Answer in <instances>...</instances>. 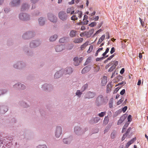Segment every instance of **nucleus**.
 Masks as SVG:
<instances>
[{
	"instance_id": "nucleus-20",
	"label": "nucleus",
	"mask_w": 148,
	"mask_h": 148,
	"mask_svg": "<svg viewBox=\"0 0 148 148\" xmlns=\"http://www.w3.org/2000/svg\"><path fill=\"white\" fill-rule=\"evenodd\" d=\"M29 8V6L27 4H23L21 7V10L22 11H24V10H26L27 9H28Z\"/></svg>"
},
{
	"instance_id": "nucleus-13",
	"label": "nucleus",
	"mask_w": 148,
	"mask_h": 148,
	"mask_svg": "<svg viewBox=\"0 0 148 148\" xmlns=\"http://www.w3.org/2000/svg\"><path fill=\"white\" fill-rule=\"evenodd\" d=\"M107 82V77L106 76H104L103 78L101 79V84L102 86L105 85Z\"/></svg>"
},
{
	"instance_id": "nucleus-57",
	"label": "nucleus",
	"mask_w": 148,
	"mask_h": 148,
	"mask_svg": "<svg viewBox=\"0 0 148 148\" xmlns=\"http://www.w3.org/2000/svg\"><path fill=\"white\" fill-rule=\"evenodd\" d=\"M125 92V89H123L120 92V94L121 95H123Z\"/></svg>"
},
{
	"instance_id": "nucleus-2",
	"label": "nucleus",
	"mask_w": 148,
	"mask_h": 148,
	"mask_svg": "<svg viewBox=\"0 0 148 148\" xmlns=\"http://www.w3.org/2000/svg\"><path fill=\"white\" fill-rule=\"evenodd\" d=\"M59 18L62 21L66 20L67 18V15L65 12L61 11L58 14Z\"/></svg>"
},
{
	"instance_id": "nucleus-54",
	"label": "nucleus",
	"mask_w": 148,
	"mask_h": 148,
	"mask_svg": "<svg viewBox=\"0 0 148 148\" xmlns=\"http://www.w3.org/2000/svg\"><path fill=\"white\" fill-rule=\"evenodd\" d=\"M115 51V49L114 47L112 48L111 50L110 51V53L111 54H112Z\"/></svg>"
},
{
	"instance_id": "nucleus-55",
	"label": "nucleus",
	"mask_w": 148,
	"mask_h": 148,
	"mask_svg": "<svg viewBox=\"0 0 148 148\" xmlns=\"http://www.w3.org/2000/svg\"><path fill=\"white\" fill-rule=\"evenodd\" d=\"M114 56V55L113 54L110 56L107 59V60H109L111 59Z\"/></svg>"
},
{
	"instance_id": "nucleus-10",
	"label": "nucleus",
	"mask_w": 148,
	"mask_h": 148,
	"mask_svg": "<svg viewBox=\"0 0 148 148\" xmlns=\"http://www.w3.org/2000/svg\"><path fill=\"white\" fill-rule=\"evenodd\" d=\"M136 140V138L135 137L132 139L130 141L128 142L126 145L125 148H128L131 144L133 143L134 141Z\"/></svg>"
},
{
	"instance_id": "nucleus-3",
	"label": "nucleus",
	"mask_w": 148,
	"mask_h": 148,
	"mask_svg": "<svg viewBox=\"0 0 148 148\" xmlns=\"http://www.w3.org/2000/svg\"><path fill=\"white\" fill-rule=\"evenodd\" d=\"M19 18L22 20L26 21L29 19V16L25 13H21L19 15Z\"/></svg>"
},
{
	"instance_id": "nucleus-28",
	"label": "nucleus",
	"mask_w": 148,
	"mask_h": 148,
	"mask_svg": "<svg viewBox=\"0 0 148 148\" xmlns=\"http://www.w3.org/2000/svg\"><path fill=\"white\" fill-rule=\"evenodd\" d=\"M125 117L123 116H122L121 117L120 119L117 122L118 125H120L122 123L125 119Z\"/></svg>"
},
{
	"instance_id": "nucleus-41",
	"label": "nucleus",
	"mask_w": 148,
	"mask_h": 148,
	"mask_svg": "<svg viewBox=\"0 0 148 148\" xmlns=\"http://www.w3.org/2000/svg\"><path fill=\"white\" fill-rule=\"evenodd\" d=\"M113 101L112 100H110L109 103V105L110 108H111L112 107Z\"/></svg>"
},
{
	"instance_id": "nucleus-44",
	"label": "nucleus",
	"mask_w": 148,
	"mask_h": 148,
	"mask_svg": "<svg viewBox=\"0 0 148 148\" xmlns=\"http://www.w3.org/2000/svg\"><path fill=\"white\" fill-rule=\"evenodd\" d=\"M109 49L108 48H107L105 51L102 54L103 56H105L106 54L109 52Z\"/></svg>"
},
{
	"instance_id": "nucleus-23",
	"label": "nucleus",
	"mask_w": 148,
	"mask_h": 148,
	"mask_svg": "<svg viewBox=\"0 0 148 148\" xmlns=\"http://www.w3.org/2000/svg\"><path fill=\"white\" fill-rule=\"evenodd\" d=\"M90 70V68L87 66L85 67L82 70V73L84 74L88 72Z\"/></svg>"
},
{
	"instance_id": "nucleus-9",
	"label": "nucleus",
	"mask_w": 148,
	"mask_h": 148,
	"mask_svg": "<svg viewBox=\"0 0 148 148\" xmlns=\"http://www.w3.org/2000/svg\"><path fill=\"white\" fill-rule=\"evenodd\" d=\"M72 68L71 67H68L66 68L64 71V74H70L72 72Z\"/></svg>"
},
{
	"instance_id": "nucleus-31",
	"label": "nucleus",
	"mask_w": 148,
	"mask_h": 148,
	"mask_svg": "<svg viewBox=\"0 0 148 148\" xmlns=\"http://www.w3.org/2000/svg\"><path fill=\"white\" fill-rule=\"evenodd\" d=\"M92 119L93 121V123H96L99 121L100 119L98 117H96Z\"/></svg>"
},
{
	"instance_id": "nucleus-1",
	"label": "nucleus",
	"mask_w": 148,
	"mask_h": 148,
	"mask_svg": "<svg viewBox=\"0 0 148 148\" xmlns=\"http://www.w3.org/2000/svg\"><path fill=\"white\" fill-rule=\"evenodd\" d=\"M104 102V98L102 95H100L97 97L95 101V104L97 106H99L102 104Z\"/></svg>"
},
{
	"instance_id": "nucleus-36",
	"label": "nucleus",
	"mask_w": 148,
	"mask_h": 148,
	"mask_svg": "<svg viewBox=\"0 0 148 148\" xmlns=\"http://www.w3.org/2000/svg\"><path fill=\"white\" fill-rule=\"evenodd\" d=\"M124 98L122 97L117 102V105H119L121 104L124 101Z\"/></svg>"
},
{
	"instance_id": "nucleus-46",
	"label": "nucleus",
	"mask_w": 148,
	"mask_h": 148,
	"mask_svg": "<svg viewBox=\"0 0 148 148\" xmlns=\"http://www.w3.org/2000/svg\"><path fill=\"white\" fill-rule=\"evenodd\" d=\"M59 41L60 43H64V42H65V38H60L59 40Z\"/></svg>"
},
{
	"instance_id": "nucleus-6",
	"label": "nucleus",
	"mask_w": 148,
	"mask_h": 148,
	"mask_svg": "<svg viewBox=\"0 0 148 148\" xmlns=\"http://www.w3.org/2000/svg\"><path fill=\"white\" fill-rule=\"evenodd\" d=\"M40 44V42L38 40H35L30 43V45L31 48L36 47L39 46Z\"/></svg>"
},
{
	"instance_id": "nucleus-7",
	"label": "nucleus",
	"mask_w": 148,
	"mask_h": 148,
	"mask_svg": "<svg viewBox=\"0 0 148 148\" xmlns=\"http://www.w3.org/2000/svg\"><path fill=\"white\" fill-rule=\"evenodd\" d=\"M62 130L60 127L58 126L57 127L56 132L55 136L56 137L58 138L60 137L61 134Z\"/></svg>"
},
{
	"instance_id": "nucleus-47",
	"label": "nucleus",
	"mask_w": 148,
	"mask_h": 148,
	"mask_svg": "<svg viewBox=\"0 0 148 148\" xmlns=\"http://www.w3.org/2000/svg\"><path fill=\"white\" fill-rule=\"evenodd\" d=\"M82 93V92H81L79 90H77L76 93V95L78 96H80Z\"/></svg>"
},
{
	"instance_id": "nucleus-62",
	"label": "nucleus",
	"mask_w": 148,
	"mask_h": 148,
	"mask_svg": "<svg viewBox=\"0 0 148 148\" xmlns=\"http://www.w3.org/2000/svg\"><path fill=\"white\" fill-rule=\"evenodd\" d=\"M127 127H126L124 125L123 126V129H122V133H123V132H124L125 131V129H126Z\"/></svg>"
},
{
	"instance_id": "nucleus-21",
	"label": "nucleus",
	"mask_w": 148,
	"mask_h": 148,
	"mask_svg": "<svg viewBox=\"0 0 148 148\" xmlns=\"http://www.w3.org/2000/svg\"><path fill=\"white\" fill-rule=\"evenodd\" d=\"M62 71H59L56 73L54 75V77L55 78H59L61 76Z\"/></svg>"
},
{
	"instance_id": "nucleus-8",
	"label": "nucleus",
	"mask_w": 148,
	"mask_h": 148,
	"mask_svg": "<svg viewBox=\"0 0 148 148\" xmlns=\"http://www.w3.org/2000/svg\"><path fill=\"white\" fill-rule=\"evenodd\" d=\"M65 46L63 45L57 46L56 47L55 49L56 52H60L65 49Z\"/></svg>"
},
{
	"instance_id": "nucleus-56",
	"label": "nucleus",
	"mask_w": 148,
	"mask_h": 148,
	"mask_svg": "<svg viewBox=\"0 0 148 148\" xmlns=\"http://www.w3.org/2000/svg\"><path fill=\"white\" fill-rule=\"evenodd\" d=\"M94 29H92L90 30L88 32H89V33L90 34V35L91 36L93 33L94 32Z\"/></svg>"
},
{
	"instance_id": "nucleus-4",
	"label": "nucleus",
	"mask_w": 148,
	"mask_h": 148,
	"mask_svg": "<svg viewBox=\"0 0 148 148\" xmlns=\"http://www.w3.org/2000/svg\"><path fill=\"white\" fill-rule=\"evenodd\" d=\"M48 19L54 23L57 21V18L51 13H49L48 15Z\"/></svg>"
},
{
	"instance_id": "nucleus-45",
	"label": "nucleus",
	"mask_w": 148,
	"mask_h": 148,
	"mask_svg": "<svg viewBox=\"0 0 148 148\" xmlns=\"http://www.w3.org/2000/svg\"><path fill=\"white\" fill-rule=\"evenodd\" d=\"M116 134V133L114 132H113L111 133V137L112 138L114 139L115 138Z\"/></svg>"
},
{
	"instance_id": "nucleus-43",
	"label": "nucleus",
	"mask_w": 148,
	"mask_h": 148,
	"mask_svg": "<svg viewBox=\"0 0 148 148\" xmlns=\"http://www.w3.org/2000/svg\"><path fill=\"white\" fill-rule=\"evenodd\" d=\"M91 58L90 57L88 58L85 63V65H87L88 64L91 60Z\"/></svg>"
},
{
	"instance_id": "nucleus-26",
	"label": "nucleus",
	"mask_w": 148,
	"mask_h": 148,
	"mask_svg": "<svg viewBox=\"0 0 148 148\" xmlns=\"http://www.w3.org/2000/svg\"><path fill=\"white\" fill-rule=\"evenodd\" d=\"M57 38V36L56 35H54L51 37L49 38V40L51 41H53L56 40Z\"/></svg>"
},
{
	"instance_id": "nucleus-61",
	"label": "nucleus",
	"mask_w": 148,
	"mask_h": 148,
	"mask_svg": "<svg viewBox=\"0 0 148 148\" xmlns=\"http://www.w3.org/2000/svg\"><path fill=\"white\" fill-rule=\"evenodd\" d=\"M131 130V128L130 127L129 128L127 129V130L126 131V133H125L126 134H127V135L129 133V132H130V130Z\"/></svg>"
},
{
	"instance_id": "nucleus-63",
	"label": "nucleus",
	"mask_w": 148,
	"mask_h": 148,
	"mask_svg": "<svg viewBox=\"0 0 148 148\" xmlns=\"http://www.w3.org/2000/svg\"><path fill=\"white\" fill-rule=\"evenodd\" d=\"M127 106H125L123 109V112H125L126 110L127 109Z\"/></svg>"
},
{
	"instance_id": "nucleus-14",
	"label": "nucleus",
	"mask_w": 148,
	"mask_h": 148,
	"mask_svg": "<svg viewBox=\"0 0 148 148\" xmlns=\"http://www.w3.org/2000/svg\"><path fill=\"white\" fill-rule=\"evenodd\" d=\"M66 12L67 13H70L71 14H73L74 12V8L73 7L68 8L66 10Z\"/></svg>"
},
{
	"instance_id": "nucleus-11",
	"label": "nucleus",
	"mask_w": 148,
	"mask_h": 148,
	"mask_svg": "<svg viewBox=\"0 0 148 148\" xmlns=\"http://www.w3.org/2000/svg\"><path fill=\"white\" fill-rule=\"evenodd\" d=\"M95 95L94 93L89 92L86 94V98H93Z\"/></svg>"
},
{
	"instance_id": "nucleus-25",
	"label": "nucleus",
	"mask_w": 148,
	"mask_h": 148,
	"mask_svg": "<svg viewBox=\"0 0 148 148\" xmlns=\"http://www.w3.org/2000/svg\"><path fill=\"white\" fill-rule=\"evenodd\" d=\"M81 129L79 127H75L74 128V131L77 134H78L79 132L80 133Z\"/></svg>"
},
{
	"instance_id": "nucleus-39",
	"label": "nucleus",
	"mask_w": 148,
	"mask_h": 148,
	"mask_svg": "<svg viewBox=\"0 0 148 148\" xmlns=\"http://www.w3.org/2000/svg\"><path fill=\"white\" fill-rule=\"evenodd\" d=\"M97 23L95 22H94L91 23L89 25V26L90 27H93L95 26L96 25Z\"/></svg>"
},
{
	"instance_id": "nucleus-38",
	"label": "nucleus",
	"mask_w": 148,
	"mask_h": 148,
	"mask_svg": "<svg viewBox=\"0 0 148 148\" xmlns=\"http://www.w3.org/2000/svg\"><path fill=\"white\" fill-rule=\"evenodd\" d=\"M93 47L92 45H90V46L89 48L87 51V53H90L92 51V50L93 49Z\"/></svg>"
},
{
	"instance_id": "nucleus-5",
	"label": "nucleus",
	"mask_w": 148,
	"mask_h": 148,
	"mask_svg": "<svg viewBox=\"0 0 148 148\" xmlns=\"http://www.w3.org/2000/svg\"><path fill=\"white\" fill-rule=\"evenodd\" d=\"M20 3V0H13L10 3V5L12 7L16 6L19 5Z\"/></svg>"
},
{
	"instance_id": "nucleus-50",
	"label": "nucleus",
	"mask_w": 148,
	"mask_h": 148,
	"mask_svg": "<svg viewBox=\"0 0 148 148\" xmlns=\"http://www.w3.org/2000/svg\"><path fill=\"white\" fill-rule=\"evenodd\" d=\"M73 47V45H69L67 46V49L68 50H71L72 49Z\"/></svg>"
},
{
	"instance_id": "nucleus-19",
	"label": "nucleus",
	"mask_w": 148,
	"mask_h": 148,
	"mask_svg": "<svg viewBox=\"0 0 148 148\" xmlns=\"http://www.w3.org/2000/svg\"><path fill=\"white\" fill-rule=\"evenodd\" d=\"M74 14L78 16L79 18H81L82 15V12L81 11H78V12L76 11Z\"/></svg>"
},
{
	"instance_id": "nucleus-48",
	"label": "nucleus",
	"mask_w": 148,
	"mask_h": 148,
	"mask_svg": "<svg viewBox=\"0 0 148 148\" xmlns=\"http://www.w3.org/2000/svg\"><path fill=\"white\" fill-rule=\"evenodd\" d=\"M115 67L113 66H112L108 70V71H112L115 69Z\"/></svg>"
},
{
	"instance_id": "nucleus-15",
	"label": "nucleus",
	"mask_w": 148,
	"mask_h": 148,
	"mask_svg": "<svg viewBox=\"0 0 148 148\" xmlns=\"http://www.w3.org/2000/svg\"><path fill=\"white\" fill-rule=\"evenodd\" d=\"M83 38H77L74 40L73 42L75 43H79L82 42L83 41Z\"/></svg>"
},
{
	"instance_id": "nucleus-12",
	"label": "nucleus",
	"mask_w": 148,
	"mask_h": 148,
	"mask_svg": "<svg viewBox=\"0 0 148 148\" xmlns=\"http://www.w3.org/2000/svg\"><path fill=\"white\" fill-rule=\"evenodd\" d=\"M89 42L88 41H86L85 43H84L83 45H82L80 47V49L82 51L84 50L86 47L88 45Z\"/></svg>"
},
{
	"instance_id": "nucleus-64",
	"label": "nucleus",
	"mask_w": 148,
	"mask_h": 148,
	"mask_svg": "<svg viewBox=\"0 0 148 148\" xmlns=\"http://www.w3.org/2000/svg\"><path fill=\"white\" fill-rule=\"evenodd\" d=\"M125 71V69L124 68H122L120 71V73L121 74H123Z\"/></svg>"
},
{
	"instance_id": "nucleus-29",
	"label": "nucleus",
	"mask_w": 148,
	"mask_h": 148,
	"mask_svg": "<svg viewBox=\"0 0 148 148\" xmlns=\"http://www.w3.org/2000/svg\"><path fill=\"white\" fill-rule=\"evenodd\" d=\"M112 87L111 84H108L107 86L106 92L107 93H108L111 90V88Z\"/></svg>"
},
{
	"instance_id": "nucleus-32",
	"label": "nucleus",
	"mask_w": 148,
	"mask_h": 148,
	"mask_svg": "<svg viewBox=\"0 0 148 148\" xmlns=\"http://www.w3.org/2000/svg\"><path fill=\"white\" fill-rule=\"evenodd\" d=\"M88 86V84H86L84 85L82 88V92L84 91L86 89H87Z\"/></svg>"
},
{
	"instance_id": "nucleus-33",
	"label": "nucleus",
	"mask_w": 148,
	"mask_h": 148,
	"mask_svg": "<svg viewBox=\"0 0 148 148\" xmlns=\"http://www.w3.org/2000/svg\"><path fill=\"white\" fill-rule=\"evenodd\" d=\"M78 19L77 17L76 16V15H73L71 17V19L72 20L75 21L76 20H77Z\"/></svg>"
},
{
	"instance_id": "nucleus-18",
	"label": "nucleus",
	"mask_w": 148,
	"mask_h": 148,
	"mask_svg": "<svg viewBox=\"0 0 148 148\" xmlns=\"http://www.w3.org/2000/svg\"><path fill=\"white\" fill-rule=\"evenodd\" d=\"M32 34V33L31 32L26 33L23 35V37L25 39H28L29 38L30 36Z\"/></svg>"
},
{
	"instance_id": "nucleus-60",
	"label": "nucleus",
	"mask_w": 148,
	"mask_h": 148,
	"mask_svg": "<svg viewBox=\"0 0 148 148\" xmlns=\"http://www.w3.org/2000/svg\"><path fill=\"white\" fill-rule=\"evenodd\" d=\"M102 31V30L101 29H99V30H98L95 33V34L94 35L98 34L100 32H101Z\"/></svg>"
},
{
	"instance_id": "nucleus-49",
	"label": "nucleus",
	"mask_w": 148,
	"mask_h": 148,
	"mask_svg": "<svg viewBox=\"0 0 148 148\" xmlns=\"http://www.w3.org/2000/svg\"><path fill=\"white\" fill-rule=\"evenodd\" d=\"M127 134H125L123 135V137L122 138V140L123 141L125 138L127 136Z\"/></svg>"
},
{
	"instance_id": "nucleus-16",
	"label": "nucleus",
	"mask_w": 148,
	"mask_h": 148,
	"mask_svg": "<svg viewBox=\"0 0 148 148\" xmlns=\"http://www.w3.org/2000/svg\"><path fill=\"white\" fill-rule=\"evenodd\" d=\"M74 61V64L75 66H78L79 65L80 63L78 57H75L73 59Z\"/></svg>"
},
{
	"instance_id": "nucleus-42",
	"label": "nucleus",
	"mask_w": 148,
	"mask_h": 148,
	"mask_svg": "<svg viewBox=\"0 0 148 148\" xmlns=\"http://www.w3.org/2000/svg\"><path fill=\"white\" fill-rule=\"evenodd\" d=\"M99 18V17L98 16H96L95 17H93L92 18H91L90 19L91 20H93L95 21H98Z\"/></svg>"
},
{
	"instance_id": "nucleus-35",
	"label": "nucleus",
	"mask_w": 148,
	"mask_h": 148,
	"mask_svg": "<svg viewBox=\"0 0 148 148\" xmlns=\"http://www.w3.org/2000/svg\"><path fill=\"white\" fill-rule=\"evenodd\" d=\"M84 35L87 38H89L91 36L90 34L89 33V32H85Z\"/></svg>"
},
{
	"instance_id": "nucleus-59",
	"label": "nucleus",
	"mask_w": 148,
	"mask_h": 148,
	"mask_svg": "<svg viewBox=\"0 0 148 148\" xmlns=\"http://www.w3.org/2000/svg\"><path fill=\"white\" fill-rule=\"evenodd\" d=\"M38 148H47V146L45 145L40 146Z\"/></svg>"
},
{
	"instance_id": "nucleus-22",
	"label": "nucleus",
	"mask_w": 148,
	"mask_h": 148,
	"mask_svg": "<svg viewBox=\"0 0 148 148\" xmlns=\"http://www.w3.org/2000/svg\"><path fill=\"white\" fill-rule=\"evenodd\" d=\"M45 19L42 18H40L38 19L39 24L41 25H43L45 23Z\"/></svg>"
},
{
	"instance_id": "nucleus-37",
	"label": "nucleus",
	"mask_w": 148,
	"mask_h": 148,
	"mask_svg": "<svg viewBox=\"0 0 148 148\" xmlns=\"http://www.w3.org/2000/svg\"><path fill=\"white\" fill-rule=\"evenodd\" d=\"M106 112H101V113H99L98 114V116L99 117H102L106 114Z\"/></svg>"
},
{
	"instance_id": "nucleus-52",
	"label": "nucleus",
	"mask_w": 148,
	"mask_h": 148,
	"mask_svg": "<svg viewBox=\"0 0 148 148\" xmlns=\"http://www.w3.org/2000/svg\"><path fill=\"white\" fill-rule=\"evenodd\" d=\"M113 63V62H111L110 63H109L106 66V69H108L110 67L112 64Z\"/></svg>"
},
{
	"instance_id": "nucleus-27",
	"label": "nucleus",
	"mask_w": 148,
	"mask_h": 148,
	"mask_svg": "<svg viewBox=\"0 0 148 148\" xmlns=\"http://www.w3.org/2000/svg\"><path fill=\"white\" fill-rule=\"evenodd\" d=\"M109 118L108 116H106L105 117L103 120V124L105 125L107 124L109 122Z\"/></svg>"
},
{
	"instance_id": "nucleus-53",
	"label": "nucleus",
	"mask_w": 148,
	"mask_h": 148,
	"mask_svg": "<svg viewBox=\"0 0 148 148\" xmlns=\"http://www.w3.org/2000/svg\"><path fill=\"white\" fill-rule=\"evenodd\" d=\"M112 62H113V63L112 64H114L112 65L113 66H114L116 67V66L118 65V62L117 61H116L114 62V61H112Z\"/></svg>"
},
{
	"instance_id": "nucleus-51",
	"label": "nucleus",
	"mask_w": 148,
	"mask_h": 148,
	"mask_svg": "<svg viewBox=\"0 0 148 148\" xmlns=\"http://www.w3.org/2000/svg\"><path fill=\"white\" fill-rule=\"evenodd\" d=\"M132 119V116L131 115H129L127 117L128 121V122H130Z\"/></svg>"
},
{
	"instance_id": "nucleus-58",
	"label": "nucleus",
	"mask_w": 148,
	"mask_h": 148,
	"mask_svg": "<svg viewBox=\"0 0 148 148\" xmlns=\"http://www.w3.org/2000/svg\"><path fill=\"white\" fill-rule=\"evenodd\" d=\"M96 13V12L95 11H94L91 14H89V15L90 16H93Z\"/></svg>"
},
{
	"instance_id": "nucleus-30",
	"label": "nucleus",
	"mask_w": 148,
	"mask_h": 148,
	"mask_svg": "<svg viewBox=\"0 0 148 148\" xmlns=\"http://www.w3.org/2000/svg\"><path fill=\"white\" fill-rule=\"evenodd\" d=\"M76 34V31L74 30L71 31L70 33V36L71 37H74Z\"/></svg>"
},
{
	"instance_id": "nucleus-40",
	"label": "nucleus",
	"mask_w": 148,
	"mask_h": 148,
	"mask_svg": "<svg viewBox=\"0 0 148 148\" xmlns=\"http://www.w3.org/2000/svg\"><path fill=\"white\" fill-rule=\"evenodd\" d=\"M63 142L65 144H68L70 143L69 139H63Z\"/></svg>"
},
{
	"instance_id": "nucleus-17",
	"label": "nucleus",
	"mask_w": 148,
	"mask_h": 148,
	"mask_svg": "<svg viewBox=\"0 0 148 148\" xmlns=\"http://www.w3.org/2000/svg\"><path fill=\"white\" fill-rule=\"evenodd\" d=\"M105 37V35L104 34L101 36L99 39L98 42L97 43V45H99L101 44V42L104 40Z\"/></svg>"
},
{
	"instance_id": "nucleus-34",
	"label": "nucleus",
	"mask_w": 148,
	"mask_h": 148,
	"mask_svg": "<svg viewBox=\"0 0 148 148\" xmlns=\"http://www.w3.org/2000/svg\"><path fill=\"white\" fill-rule=\"evenodd\" d=\"M88 20H86L85 21L81 22H79L78 24L79 25H87L88 24Z\"/></svg>"
},
{
	"instance_id": "nucleus-24",
	"label": "nucleus",
	"mask_w": 148,
	"mask_h": 148,
	"mask_svg": "<svg viewBox=\"0 0 148 148\" xmlns=\"http://www.w3.org/2000/svg\"><path fill=\"white\" fill-rule=\"evenodd\" d=\"M17 86H18V88H20L21 87V89H24L25 88V86L24 85H22L21 84L18 83L14 85L15 87H16Z\"/></svg>"
}]
</instances>
